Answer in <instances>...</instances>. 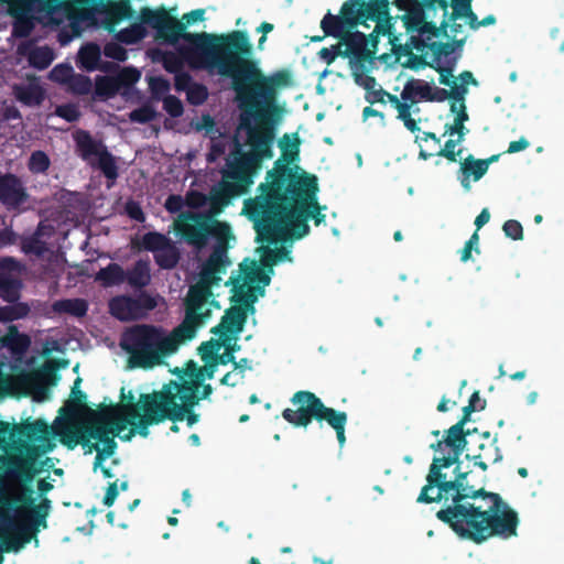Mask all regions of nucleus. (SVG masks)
<instances>
[{"label": "nucleus", "instance_id": "864d4df0", "mask_svg": "<svg viewBox=\"0 0 564 564\" xmlns=\"http://www.w3.org/2000/svg\"><path fill=\"white\" fill-rule=\"evenodd\" d=\"M351 68L354 69L352 75H354L355 83L357 85L361 86L366 90V94H368L371 89L376 88L377 80L373 76L366 74V70H367L366 66H365L364 70L356 69V67H351Z\"/></svg>", "mask_w": 564, "mask_h": 564}, {"label": "nucleus", "instance_id": "a18cd8bd", "mask_svg": "<svg viewBox=\"0 0 564 564\" xmlns=\"http://www.w3.org/2000/svg\"><path fill=\"white\" fill-rule=\"evenodd\" d=\"M479 449L480 453L478 455H474L473 459H486L492 464L502 459L500 448L497 446V437H495L488 445L480 444Z\"/></svg>", "mask_w": 564, "mask_h": 564}, {"label": "nucleus", "instance_id": "6e6d98bb", "mask_svg": "<svg viewBox=\"0 0 564 564\" xmlns=\"http://www.w3.org/2000/svg\"><path fill=\"white\" fill-rule=\"evenodd\" d=\"M289 254H290V251L286 250L285 248H280L276 250L267 249L262 257V263H263V265L271 268L278 261L285 260V259L291 260Z\"/></svg>", "mask_w": 564, "mask_h": 564}, {"label": "nucleus", "instance_id": "cd10ccee", "mask_svg": "<svg viewBox=\"0 0 564 564\" xmlns=\"http://www.w3.org/2000/svg\"><path fill=\"white\" fill-rule=\"evenodd\" d=\"M101 50L97 43L89 42L83 45L78 52V62L80 67L87 72L96 69L106 70V66L100 65Z\"/></svg>", "mask_w": 564, "mask_h": 564}, {"label": "nucleus", "instance_id": "5fc2aeb1", "mask_svg": "<svg viewBox=\"0 0 564 564\" xmlns=\"http://www.w3.org/2000/svg\"><path fill=\"white\" fill-rule=\"evenodd\" d=\"M149 87L154 98L159 99L163 95L170 91V82L161 76L151 77L149 80Z\"/></svg>", "mask_w": 564, "mask_h": 564}, {"label": "nucleus", "instance_id": "c756f323", "mask_svg": "<svg viewBox=\"0 0 564 564\" xmlns=\"http://www.w3.org/2000/svg\"><path fill=\"white\" fill-rule=\"evenodd\" d=\"M72 1L73 0H68L67 4L61 7V9H58L56 11V13L59 12L61 10L66 11L68 20H69V26H70V29L73 31V34L75 36H79L80 33H82L80 22L93 20L94 19V10H93V8H90V9L83 8L80 10H78V11H72V9H73ZM43 13L45 15H47V17H52V15L55 14V12L52 13V14H47L45 12H43Z\"/></svg>", "mask_w": 564, "mask_h": 564}, {"label": "nucleus", "instance_id": "09e8293b", "mask_svg": "<svg viewBox=\"0 0 564 564\" xmlns=\"http://www.w3.org/2000/svg\"><path fill=\"white\" fill-rule=\"evenodd\" d=\"M155 117H156V112L151 105H143L137 109H133L129 113V119L132 122H138V123L151 122L152 120L155 119Z\"/></svg>", "mask_w": 564, "mask_h": 564}, {"label": "nucleus", "instance_id": "9b49d317", "mask_svg": "<svg viewBox=\"0 0 564 564\" xmlns=\"http://www.w3.org/2000/svg\"><path fill=\"white\" fill-rule=\"evenodd\" d=\"M112 409H108L105 413H96L89 424H82L73 417L74 413L70 410L63 408L61 412L68 411L70 416L56 420L52 427L53 434L69 449H74L79 444L89 446V438L101 443L112 434L119 435L127 429L128 422H131L124 419L120 411L112 413Z\"/></svg>", "mask_w": 564, "mask_h": 564}, {"label": "nucleus", "instance_id": "a211bd4d", "mask_svg": "<svg viewBox=\"0 0 564 564\" xmlns=\"http://www.w3.org/2000/svg\"><path fill=\"white\" fill-rule=\"evenodd\" d=\"M161 399L163 401L166 420L172 423L186 420L188 426H193L199 421V414L194 411L198 404V398L193 391L186 390L183 393H175L170 390L161 389Z\"/></svg>", "mask_w": 564, "mask_h": 564}, {"label": "nucleus", "instance_id": "4d7b16f0", "mask_svg": "<svg viewBox=\"0 0 564 564\" xmlns=\"http://www.w3.org/2000/svg\"><path fill=\"white\" fill-rule=\"evenodd\" d=\"M163 108L173 118L181 117L184 112L182 101L173 95H167L164 97Z\"/></svg>", "mask_w": 564, "mask_h": 564}, {"label": "nucleus", "instance_id": "b1692460", "mask_svg": "<svg viewBox=\"0 0 564 564\" xmlns=\"http://www.w3.org/2000/svg\"><path fill=\"white\" fill-rule=\"evenodd\" d=\"M74 3L82 7L89 6L93 8L94 12L105 13L106 15L115 18V22L131 19L134 15L130 0H74Z\"/></svg>", "mask_w": 564, "mask_h": 564}, {"label": "nucleus", "instance_id": "3c124183", "mask_svg": "<svg viewBox=\"0 0 564 564\" xmlns=\"http://www.w3.org/2000/svg\"><path fill=\"white\" fill-rule=\"evenodd\" d=\"M102 52L106 57L118 62H124L128 58L127 50L118 41L106 43Z\"/></svg>", "mask_w": 564, "mask_h": 564}, {"label": "nucleus", "instance_id": "6ab92c4d", "mask_svg": "<svg viewBox=\"0 0 564 564\" xmlns=\"http://www.w3.org/2000/svg\"><path fill=\"white\" fill-rule=\"evenodd\" d=\"M254 297L251 295L241 296L245 306L234 305L225 311L224 316L218 325L214 326L210 332L215 335L225 336L226 334L232 335L237 339L238 334L243 330L248 317V311H254Z\"/></svg>", "mask_w": 564, "mask_h": 564}, {"label": "nucleus", "instance_id": "8fccbe9b", "mask_svg": "<svg viewBox=\"0 0 564 564\" xmlns=\"http://www.w3.org/2000/svg\"><path fill=\"white\" fill-rule=\"evenodd\" d=\"M120 90L134 85L140 78V72L133 67H126L115 76Z\"/></svg>", "mask_w": 564, "mask_h": 564}, {"label": "nucleus", "instance_id": "ea45409f", "mask_svg": "<svg viewBox=\"0 0 564 564\" xmlns=\"http://www.w3.org/2000/svg\"><path fill=\"white\" fill-rule=\"evenodd\" d=\"M30 307L25 303H17L0 307V322H13L28 316Z\"/></svg>", "mask_w": 564, "mask_h": 564}, {"label": "nucleus", "instance_id": "412c9836", "mask_svg": "<svg viewBox=\"0 0 564 564\" xmlns=\"http://www.w3.org/2000/svg\"><path fill=\"white\" fill-rule=\"evenodd\" d=\"M30 198L31 195L18 175L0 174V203L8 210H23Z\"/></svg>", "mask_w": 564, "mask_h": 564}, {"label": "nucleus", "instance_id": "e433bc0d", "mask_svg": "<svg viewBox=\"0 0 564 564\" xmlns=\"http://www.w3.org/2000/svg\"><path fill=\"white\" fill-rule=\"evenodd\" d=\"M55 55L48 46H37L29 54V63L39 70L46 69L53 62Z\"/></svg>", "mask_w": 564, "mask_h": 564}, {"label": "nucleus", "instance_id": "4468645a", "mask_svg": "<svg viewBox=\"0 0 564 564\" xmlns=\"http://www.w3.org/2000/svg\"><path fill=\"white\" fill-rule=\"evenodd\" d=\"M74 141L76 152L83 161L100 170L109 181H115L118 177L116 159L102 141L94 139L88 131L82 129L74 133Z\"/></svg>", "mask_w": 564, "mask_h": 564}, {"label": "nucleus", "instance_id": "0eeeda50", "mask_svg": "<svg viewBox=\"0 0 564 564\" xmlns=\"http://www.w3.org/2000/svg\"><path fill=\"white\" fill-rule=\"evenodd\" d=\"M175 231L188 245L202 249L210 237L216 243L202 267L199 280L189 286L187 296L206 305L219 308V304L213 299V288L220 281V273L226 272L231 264L228 258V241L231 238V228L226 221H210L202 213H186L175 223Z\"/></svg>", "mask_w": 564, "mask_h": 564}, {"label": "nucleus", "instance_id": "f257e3e1", "mask_svg": "<svg viewBox=\"0 0 564 564\" xmlns=\"http://www.w3.org/2000/svg\"><path fill=\"white\" fill-rule=\"evenodd\" d=\"M467 440L452 429L442 440L430 445L435 452L448 448V454L434 457L422 487L417 503L442 502L436 518L459 538L480 544L491 536L509 539L517 535L518 513L499 494L475 489L468 485V473L459 468V457Z\"/></svg>", "mask_w": 564, "mask_h": 564}, {"label": "nucleus", "instance_id": "5701e85b", "mask_svg": "<svg viewBox=\"0 0 564 564\" xmlns=\"http://www.w3.org/2000/svg\"><path fill=\"white\" fill-rule=\"evenodd\" d=\"M67 366V359H52L30 376L29 381L33 386L35 400L42 401L45 399L47 387L55 386L59 379L57 370Z\"/></svg>", "mask_w": 564, "mask_h": 564}, {"label": "nucleus", "instance_id": "7ed1b4c3", "mask_svg": "<svg viewBox=\"0 0 564 564\" xmlns=\"http://www.w3.org/2000/svg\"><path fill=\"white\" fill-rule=\"evenodd\" d=\"M252 55L248 33L235 30L217 74L231 79V89L242 111L240 127L247 132V142L249 131L261 128L272 134L273 143L275 131L271 115L278 111L276 88L290 85L291 75L288 70H279L265 76Z\"/></svg>", "mask_w": 564, "mask_h": 564}, {"label": "nucleus", "instance_id": "f8f14e48", "mask_svg": "<svg viewBox=\"0 0 564 564\" xmlns=\"http://www.w3.org/2000/svg\"><path fill=\"white\" fill-rule=\"evenodd\" d=\"M161 390H154L151 393H142L139 403H122L113 406L111 412L120 411L135 433L142 437L149 435V427L166 421Z\"/></svg>", "mask_w": 564, "mask_h": 564}, {"label": "nucleus", "instance_id": "603ef678", "mask_svg": "<svg viewBox=\"0 0 564 564\" xmlns=\"http://www.w3.org/2000/svg\"><path fill=\"white\" fill-rule=\"evenodd\" d=\"M477 410L475 409V406L473 404H467L466 406L463 408V416L460 417V420L451 426L452 429V433H457L458 435H460L462 437H465L467 435L470 434V431L469 430H464V426L465 424L469 421V417L471 415V413L476 412Z\"/></svg>", "mask_w": 564, "mask_h": 564}, {"label": "nucleus", "instance_id": "79ce46f5", "mask_svg": "<svg viewBox=\"0 0 564 564\" xmlns=\"http://www.w3.org/2000/svg\"><path fill=\"white\" fill-rule=\"evenodd\" d=\"M465 43V39H454L452 43L444 42H432L429 47L434 55V59L440 63L442 56H449L456 47L463 46Z\"/></svg>", "mask_w": 564, "mask_h": 564}, {"label": "nucleus", "instance_id": "9d476101", "mask_svg": "<svg viewBox=\"0 0 564 564\" xmlns=\"http://www.w3.org/2000/svg\"><path fill=\"white\" fill-rule=\"evenodd\" d=\"M54 444L51 441V431L43 420L13 424L10 434L9 448L0 456V473L9 479H19L17 474L11 471L8 458L30 462L37 475L42 473L43 465H37V458L51 452Z\"/></svg>", "mask_w": 564, "mask_h": 564}, {"label": "nucleus", "instance_id": "69168bd1", "mask_svg": "<svg viewBox=\"0 0 564 564\" xmlns=\"http://www.w3.org/2000/svg\"><path fill=\"white\" fill-rule=\"evenodd\" d=\"M20 282L11 279V284H4L0 289V296L3 301L12 303L15 302L20 297L19 293Z\"/></svg>", "mask_w": 564, "mask_h": 564}, {"label": "nucleus", "instance_id": "de8ad7c7", "mask_svg": "<svg viewBox=\"0 0 564 564\" xmlns=\"http://www.w3.org/2000/svg\"><path fill=\"white\" fill-rule=\"evenodd\" d=\"M208 98V89L204 84L195 83L186 91V99L193 106L203 105Z\"/></svg>", "mask_w": 564, "mask_h": 564}, {"label": "nucleus", "instance_id": "6e6552de", "mask_svg": "<svg viewBox=\"0 0 564 564\" xmlns=\"http://www.w3.org/2000/svg\"><path fill=\"white\" fill-rule=\"evenodd\" d=\"M139 19L155 30L156 40L163 43L175 45L181 39L186 41L188 45L178 47V52L192 63L194 69L217 73L234 35V31L224 34L186 32L185 24L163 7L159 9L144 7L140 10Z\"/></svg>", "mask_w": 564, "mask_h": 564}, {"label": "nucleus", "instance_id": "c03bdc74", "mask_svg": "<svg viewBox=\"0 0 564 564\" xmlns=\"http://www.w3.org/2000/svg\"><path fill=\"white\" fill-rule=\"evenodd\" d=\"M228 148V141L221 135H210V147L209 152L206 154V160L208 163L216 162L221 155L225 154Z\"/></svg>", "mask_w": 564, "mask_h": 564}, {"label": "nucleus", "instance_id": "aec40b11", "mask_svg": "<svg viewBox=\"0 0 564 564\" xmlns=\"http://www.w3.org/2000/svg\"><path fill=\"white\" fill-rule=\"evenodd\" d=\"M183 373L180 380H170L167 383H164L161 389L170 390L175 393H183V391L188 389L195 394V390L200 389L205 379H212L214 377L215 369L213 364H205L204 367H198L195 361L189 360L186 362Z\"/></svg>", "mask_w": 564, "mask_h": 564}, {"label": "nucleus", "instance_id": "4be33fe9", "mask_svg": "<svg viewBox=\"0 0 564 564\" xmlns=\"http://www.w3.org/2000/svg\"><path fill=\"white\" fill-rule=\"evenodd\" d=\"M448 8L447 0H421L414 1L403 17L408 32H416L426 19H433L435 12H445Z\"/></svg>", "mask_w": 564, "mask_h": 564}, {"label": "nucleus", "instance_id": "dca6fc26", "mask_svg": "<svg viewBox=\"0 0 564 564\" xmlns=\"http://www.w3.org/2000/svg\"><path fill=\"white\" fill-rule=\"evenodd\" d=\"M133 248L153 252L155 263L160 269L172 270L181 259L177 246L165 235L158 231L144 234L140 241L132 240Z\"/></svg>", "mask_w": 564, "mask_h": 564}, {"label": "nucleus", "instance_id": "4c0bfd02", "mask_svg": "<svg viewBox=\"0 0 564 564\" xmlns=\"http://www.w3.org/2000/svg\"><path fill=\"white\" fill-rule=\"evenodd\" d=\"M449 26V19H447V10L442 12V20L437 26L435 22L426 19L416 32L420 35H427V39L438 37L441 35L448 36L447 29Z\"/></svg>", "mask_w": 564, "mask_h": 564}, {"label": "nucleus", "instance_id": "473e14b6", "mask_svg": "<svg viewBox=\"0 0 564 564\" xmlns=\"http://www.w3.org/2000/svg\"><path fill=\"white\" fill-rule=\"evenodd\" d=\"M126 271L118 263H109L107 267L101 268L95 279L100 282L102 286L109 288L119 285L124 282Z\"/></svg>", "mask_w": 564, "mask_h": 564}, {"label": "nucleus", "instance_id": "13d9d810", "mask_svg": "<svg viewBox=\"0 0 564 564\" xmlns=\"http://www.w3.org/2000/svg\"><path fill=\"white\" fill-rule=\"evenodd\" d=\"M471 1L473 0H452L451 3L448 2V7L451 6L453 11L451 14L447 12V19H449V21L462 19L463 14H466V12L471 9Z\"/></svg>", "mask_w": 564, "mask_h": 564}, {"label": "nucleus", "instance_id": "ddd939ff", "mask_svg": "<svg viewBox=\"0 0 564 564\" xmlns=\"http://www.w3.org/2000/svg\"><path fill=\"white\" fill-rule=\"evenodd\" d=\"M68 0H0V4H7V12L13 19L12 35L17 39L30 36L35 28L34 12L52 14Z\"/></svg>", "mask_w": 564, "mask_h": 564}, {"label": "nucleus", "instance_id": "c85d7f7f", "mask_svg": "<svg viewBox=\"0 0 564 564\" xmlns=\"http://www.w3.org/2000/svg\"><path fill=\"white\" fill-rule=\"evenodd\" d=\"M152 57L153 61L161 62L164 69L171 74L182 70L185 62L192 67V63L178 51L175 53L171 51L156 50L153 52Z\"/></svg>", "mask_w": 564, "mask_h": 564}, {"label": "nucleus", "instance_id": "2f4dec72", "mask_svg": "<svg viewBox=\"0 0 564 564\" xmlns=\"http://www.w3.org/2000/svg\"><path fill=\"white\" fill-rule=\"evenodd\" d=\"M52 308L57 314L84 317L88 311V303L84 299H65L55 301Z\"/></svg>", "mask_w": 564, "mask_h": 564}, {"label": "nucleus", "instance_id": "1a4fd4ad", "mask_svg": "<svg viewBox=\"0 0 564 564\" xmlns=\"http://www.w3.org/2000/svg\"><path fill=\"white\" fill-rule=\"evenodd\" d=\"M234 150L221 171L223 181L219 188L213 189L209 209L203 215L210 221H219L216 217L223 212L231 198L245 195L253 184L256 173L261 169L264 159H272V134L264 129L249 131L250 151L245 152L238 139H234Z\"/></svg>", "mask_w": 564, "mask_h": 564}, {"label": "nucleus", "instance_id": "37998d69", "mask_svg": "<svg viewBox=\"0 0 564 564\" xmlns=\"http://www.w3.org/2000/svg\"><path fill=\"white\" fill-rule=\"evenodd\" d=\"M223 345H225V341H220V339L214 338L202 343L200 346L198 347L200 359L205 364L214 362Z\"/></svg>", "mask_w": 564, "mask_h": 564}, {"label": "nucleus", "instance_id": "bf43d9fd", "mask_svg": "<svg viewBox=\"0 0 564 564\" xmlns=\"http://www.w3.org/2000/svg\"><path fill=\"white\" fill-rule=\"evenodd\" d=\"M55 113L67 122H75L80 118V111L74 104H64L57 106Z\"/></svg>", "mask_w": 564, "mask_h": 564}, {"label": "nucleus", "instance_id": "0e129e2a", "mask_svg": "<svg viewBox=\"0 0 564 564\" xmlns=\"http://www.w3.org/2000/svg\"><path fill=\"white\" fill-rule=\"evenodd\" d=\"M195 82L189 73L183 69L174 74V88L178 93H186Z\"/></svg>", "mask_w": 564, "mask_h": 564}, {"label": "nucleus", "instance_id": "f03ea898", "mask_svg": "<svg viewBox=\"0 0 564 564\" xmlns=\"http://www.w3.org/2000/svg\"><path fill=\"white\" fill-rule=\"evenodd\" d=\"M284 134L279 145L282 150L281 160L267 173V181L259 185L260 195L250 199L246 214L254 223L258 242L275 243L289 239H302L310 232L308 219L315 226L325 221L322 213L325 206L317 200V177L313 174L297 172L289 166L300 153V139L289 143Z\"/></svg>", "mask_w": 564, "mask_h": 564}, {"label": "nucleus", "instance_id": "bb28decb", "mask_svg": "<svg viewBox=\"0 0 564 564\" xmlns=\"http://www.w3.org/2000/svg\"><path fill=\"white\" fill-rule=\"evenodd\" d=\"M124 282L131 288L141 290L151 282V269L148 260H138L126 271Z\"/></svg>", "mask_w": 564, "mask_h": 564}, {"label": "nucleus", "instance_id": "49530a36", "mask_svg": "<svg viewBox=\"0 0 564 564\" xmlns=\"http://www.w3.org/2000/svg\"><path fill=\"white\" fill-rule=\"evenodd\" d=\"M93 83L90 78L83 74H74L68 83V89L78 96L88 95L91 91Z\"/></svg>", "mask_w": 564, "mask_h": 564}, {"label": "nucleus", "instance_id": "39448f33", "mask_svg": "<svg viewBox=\"0 0 564 564\" xmlns=\"http://www.w3.org/2000/svg\"><path fill=\"white\" fill-rule=\"evenodd\" d=\"M11 471L19 476L17 484L0 482V549L18 552L46 528L52 502L42 498L36 502L32 482L37 476L30 462L8 458Z\"/></svg>", "mask_w": 564, "mask_h": 564}, {"label": "nucleus", "instance_id": "a878e982", "mask_svg": "<svg viewBox=\"0 0 564 564\" xmlns=\"http://www.w3.org/2000/svg\"><path fill=\"white\" fill-rule=\"evenodd\" d=\"M460 184L466 192L470 191V177L475 182L479 181L487 173L486 162L482 159H475L471 154L460 162Z\"/></svg>", "mask_w": 564, "mask_h": 564}, {"label": "nucleus", "instance_id": "58836bf2", "mask_svg": "<svg viewBox=\"0 0 564 564\" xmlns=\"http://www.w3.org/2000/svg\"><path fill=\"white\" fill-rule=\"evenodd\" d=\"M467 93V87L465 86H455L452 90H447L444 88H432L431 94L429 96V101H437L443 102L446 99L452 98L454 101H464V96Z\"/></svg>", "mask_w": 564, "mask_h": 564}, {"label": "nucleus", "instance_id": "f704fd0d", "mask_svg": "<svg viewBox=\"0 0 564 564\" xmlns=\"http://www.w3.org/2000/svg\"><path fill=\"white\" fill-rule=\"evenodd\" d=\"M14 94L25 106H39L44 99L43 89L37 85L17 86Z\"/></svg>", "mask_w": 564, "mask_h": 564}, {"label": "nucleus", "instance_id": "2eb2a0df", "mask_svg": "<svg viewBox=\"0 0 564 564\" xmlns=\"http://www.w3.org/2000/svg\"><path fill=\"white\" fill-rule=\"evenodd\" d=\"M155 297L145 291L137 296L127 294L117 295L108 303L109 313L120 322H132L145 318L149 312L156 307Z\"/></svg>", "mask_w": 564, "mask_h": 564}, {"label": "nucleus", "instance_id": "e2e57ef3", "mask_svg": "<svg viewBox=\"0 0 564 564\" xmlns=\"http://www.w3.org/2000/svg\"><path fill=\"white\" fill-rule=\"evenodd\" d=\"M440 74V84L449 86L451 88L458 86L456 79L453 76V65L442 66L437 63L435 66L431 65Z\"/></svg>", "mask_w": 564, "mask_h": 564}, {"label": "nucleus", "instance_id": "72a5a7b5", "mask_svg": "<svg viewBox=\"0 0 564 564\" xmlns=\"http://www.w3.org/2000/svg\"><path fill=\"white\" fill-rule=\"evenodd\" d=\"M120 88L115 76L98 75L95 79L94 94L97 99L108 100L113 98Z\"/></svg>", "mask_w": 564, "mask_h": 564}, {"label": "nucleus", "instance_id": "7c9ffc66", "mask_svg": "<svg viewBox=\"0 0 564 564\" xmlns=\"http://www.w3.org/2000/svg\"><path fill=\"white\" fill-rule=\"evenodd\" d=\"M430 94L431 85L429 83L412 78L404 85L401 93V99L415 104L419 101L416 97H420L421 99L429 101Z\"/></svg>", "mask_w": 564, "mask_h": 564}, {"label": "nucleus", "instance_id": "393cba45", "mask_svg": "<svg viewBox=\"0 0 564 564\" xmlns=\"http://www.w3.org/2000/svg\"><path fill=\"white\" fill-rule=\"evenodd\" d=\"M316 422H325L335 431L339 446L343 447L345 445V430L348 422V414L345 411H339L323 404Z\"/></svg>", "mask_w": 564, "mask_h": 564}, {"label": "nucleus", "instance_id": "052dcab7", "mask_svg": "<svg viewBox=\"0 0 564 564\" xmlns=\"http://www.w3.org/2000/svg\"><path fill=\"white\" fill-rule=\"evenodd\" d=\"M22 250L25 253L41 257L46 251V243L37 237H31L22 243Z\"/></svg>", "mask_w": 564, "mask_h": 564}, {"label": "nucleus", "instance_id": "774afa93", "mask_svg": "<svg viewBox=\"0 0 564 564\" xmlns=\"http://www.w3.org/2000/svg\"><path fill=\"white\" fill-rule=\"evenodd\" d=\"M7 341L11 347H19L21 350L25 349L30 344L29 337L20 335L14 326L10 328Z\"/></svg>", "mask_w": 564, "mask_h": 564}, {"label": "nucleus", "instance_id": "20e7f679", "mask_svg": "<svg viewBox=\"0 0 564 564\" xmlns=\"http://www.w3.org/2000/svg\"><path fill=\"white\" fill-rule=\"evenodd\" d=\"M392 28L388 0H347L338 15L328 11L321 21L324 34L345 45L343 57H348L351 67L361 70L373 59L380 34L389 36L394 52L411 54L410 45L397 43Z\"/></svg>", "mask_w": 564, "mask_h": 564}, {"label": "nucleus", "instance_id": "f3484780", "mask_svg": "<svg viewBox=\"0 0 564 564\" xmlns=\"http://www.w3.org/2000/svg\"><path fill=\"white\" fill-rule=\"evenodd\" d=\"M290 401L293 409H284L282 417L295 427H307L313 421H317L324 404L321 398L308 390L296 391Z\"/></svg>", "mask_w": 564, "mask_h": 564}, {"label": "nucleus", "instance_id": "680f3d73", "mask_svg": "<svg viewBox=\"0 0 564 564\" xmlns=\"http://www.w3.org/2000/svg\"><path fill=\"white\" fill-rule=\"evenodd\" d=\"M73 76V67L66 64L56 65L51 72V77L53 80L58 83H65L67 85Z\"/></svg>", "mask_w": 564, "mask_h": 564}, {"label": "nucleus", "instance_id": "338daca9", "mask_svg": "<svg viewBox=\"0 0 564 564\" xmlns=\"http://www.w3.org/2000/svg\"><path fill=\"white\" fill-rule=\"evenodd\" d=\"M502 230L505 235L513 240H522L523 239V228L522 225L514 219L507 220L503 226Z\"/></svg>", "mask_w": 564, "mask_h": 564}, {"label": "nucleus", "instance_id": "423d86ee", "mask_svg": "<svg viewBox=\"0 0 564 564\" xmlns=\"http://www.w3.org/2000/svg\"><path fill=\"white\" fill-rule=\"evenodd\" d=\"M184 306V319L169 335L162 328L149 324H137L122 333L120 347L128 355L129 368L151 369L161 365L180 345L192 340L212 315V306L187 295Z\"/></svg>", "mask_w": 564, "mask_h": 564}, {"label": "nucleus", "instance_id": "a19ab883", "mask_svg": "<svg viewBox=\"0 0 564 564\" xmlns=\"http://www.w3.org/2000/svg\"><path fill=\"white\" fill-rule=\"evenodd\" d=\"M51 160L48 155L41 150H36L31 153L28 161V169L33 174L46 173L50 169Z\"/></svg>", "mask_w": 564, "mask_h": 564}, {"label": "nucleus", "instance_id": "c9c22d12", "mask_svg": "<svg viewBox=\"0 0 564 564\" xmlns=\"http://www.w3.org/2000/svg\"><path fill=\"white\" fill-rule=\"evenodd\" d=\"M145 36L147 30L144 28V23L141 21L140 23H132L130 26L115 33L116 41L127 45L135 44L142 41Z\"/></svg>", "mask_w": 564, "mask_h": 564}]
</instances>
